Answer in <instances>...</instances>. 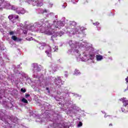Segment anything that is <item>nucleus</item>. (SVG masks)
Wrapping results in <instances>:
<instances>
[{
    "mask_svg": "<svg viewBox=\"0 0 128 128\" xmlns=\"http://www.w3.org/2000/svg\"><path fill=\"white\" fill-rule=\"evenodd\" d=\"M29 4H32L34 6H42V2L38 0H28Z\"/></svg>",
    "mask_w": 128,
    "mask_h": 128,
    "instance_id": "obj_1",
    "label": "nucleus"
},
{
    "mask_svg": "<svg viewBox=\"0 0 128 128\" xmlns=\"http://www.w3.org/2000/svg\"><path fill=\"white\" fill-rule=\"evenodd\" d=\"M54 32V28H46L45 30V34L48 36H52Z\"/></svg>",
    "mask_w": 128,
    "mask_h": 128,
    "instance_id": "obj_2",
    "label": "nucleus"
},
{
    "mask_svg": "<svg viewBox=\"0 0 128 128\" xmlns=\"http://www.w3.org/2000/svg\"><path fill=\"white\" fill-rule=\"evenodd\" d=\"M8 118L10 120L11 122H16V120L17 118H16V117H14L13 115H12L11 116H8Z\"/></svg>",
    "mask_w": 128,
    "mask_h": 128,
    "instance_id": "obj_3",
    "label": "nucleus"
},
{
    "mask_svg": "<svg viewBox=\"0 0 128 128\" xmlns=\"http://www.w3.org/2000/svg\"><path fill=\"white\" fill-rule=\"evenodd\" d=\"M50 52H56L58 50V46L53 45L52 47L50 48Z\"/></svg>",
    "mask_w": 128,
    "mask_h": 128,
    "instance_id": "obj_4",
    "label": "nucleus"
},
{
    "mask_svg": "<svg viewBox=\"0 0 128 128\" xmlns=\"http://www.w3.org/2000/svg\"><path fill=\"white\" fill-rule=\"evenodd\" d=\"M24 12H26V11L22 8H21L19 10L16 11V13L18 14H24Z\"/></svg>",
    "mask_w": 128,
    "mask_h": 128,
    "instance_id": "obj_5",
    "label": "nucleus"
},
{
    "mask_svg": "<svg viewBox=\"0 0 128 128\" xmlns=\"http://www.w3.org/2000/svg\"><path fill=\"white\" fill-rule=\"evenodd\" d=\"M12 40H14V42H19V40H20L18 37L16 36H13L11 38Z\"/></svg>",
    "mask_w": 128,
    "mask_h": 128,
    "instance_id": "obj_6",
    "label": "nucleus"
},
{
    "mask_svg": "<svg viewBox=\"0 0 128 128\" xmlns=\"http://www.w3.org/2000/svg\"><path fill=\"white\" fill-rule=\"evenodd\" d=\"M34 70H36L37 72H40V68L38 66L37 64H35L34 66Z\"/></svg>",
    "mask_w": 128,
    "mask_h": 128,
    "instance_id": "obj_7",
    "label": "nucleus"
},
{
    "mask_svg": "<svg viewBox=\"0 0 128 128\" xmlns=\"http://www.w3.org/2000/svg\"><path fill=\"white\" fill-rule=\"evenodd\" d=\"M72 40H70L69 42V44L70 46H72V48H76V44H72Z\"/></svg>",
    "mask_w": 128,
    "mask_h": 128,
    "instance_id": "obj_8",
    "label": "nucleus"
},
{
    "mask_svg": "<svg viewBox=\"0 0 128 128\" xmlns=\"http://www.w3.org/2000/svg\"><path fill=\"white\" fill-rule=\"evenodd\" d=\"M96 58L97 60H102L103 58H102V56L101 55H96Z\"/></svg>",
    "mask_w": 128,
    "mask_h": 128,
    "instance_id": "obj_9",
    "label": "nucleus"
},
{
    "mask_svg": "<svg viewBox=\"0 0 128 128\" xmlns=\"http://www.w3.org/2000/svg\"><path fill=\"white\" fill-rule=\"evenodd\" d=\"M74 74L76 76H78V74H80V70H78V69H76L74 71Z\"/></svg>",
    "mask_w": 128,
    "mask_h": 128,
    "instance_id": "obj_10",
    "label": "nucleus"
},
{
    "mask_svg": "<svg viewBox=\"0 0 128 128\" xmlns=\"http://www.w3.org/2000/svg\"><path fill=\"white\" fill-rule=\"evenodd\" d=\"M22 102H24V104H28V100L25 98H22Z\"/></svg>",
    "mask_w": 128,
    "mask_h": 128,
    "instance_id": "obj_11",
    "label": "nucleus"
},
{
    "mask_svg": "<svg viewBox=\"0 0 128 128\" xmlns=\"http://www.w3.org/2000/svg\"><path fill=\"white\" fill-rule=\"evenodd\" d=\"M46 54H48V56L49 58H52V54H50V52L48 51H46Z\"/></svg>",
    "mask_w": 128,
    "mask_h": 128,
    "instance_id": "obj_12",
    "label": "nucleus"
},
{
    "mask_svg": "<svg viewBox=\"0 0 128 128\" xmlns=\"http://www.w3.org/2000/svg\"><path fill=\"white\" fill-rule=\"evenodd\" d=\"M8 18L9 20H12V18H14V16L12 14H10L8 16Z\"/></svg>",
    "mask_w": 128,
    "mask_h": 128,
    "instance_id": "obj_13",
    "label": "nucleus"
},
{
    "mask_svg": "<svg viewBox=\"0 0 128 128\" xmlns=\"http://www.w3.org/2000/svg\"><path fill=\"white\" fill-rule=\"evenodd\" d=\"M82 126V122H79V123L78 124V126L80 128V126Z\"/></svg>",
    "mask_w": 128,
    "mask_h": 128,
    "instance_id": "obj_14",
    "label": "nucleus"
},
{
    "mask_svg": "<svg viewBox=\"0 0 128 128\" xmlns=\"http://www.w3.org/2000/svg\"><path fill=\"white\" fill-rule=\"evenodd\" d=\"M46 12H48V10H46V9H44V10H43L42 14H46Z\"/></svg>",
    "mask_w": 128,
    "mask_h": 128,
    "instance_id": "obj_15",
    "label": "nucleus"
},
{
    "mask_svg": "<svg viewBox=\"0 0 128 128\" xmlns=\"http://www.w3.org/2000/svg\"><path fill=\"white\" fill-rule=\"evenodd\" d=\"M21 92H26V89H24V88H21Z\"/></svg>",
    "mask_w": 128,
    "mask_h": 128,
    "instance_id": "obj_16",
    "label": "nucleus"
},
{
    "mask_svg": "<svg viewBox=\"0 0 128 128\" xmlns=\"http://www.w3.org/2000/svg\"><path fill=\"white\" fill-rule=\"evenodd\" d=\"M57 80H62V78H60V76H58L57 78H56Z\"/></svg>",
    "mask_w": 128,
    "mask_h": 128,
    "instance_id": "obj_17",
    "label": "nucleus"
},
{
    "mask_svg": "<svg viewBox=\"0 0 128 128\" xmlns=\"http://www.w3.org/2000/svg\"><path fill=\"white\" fill-rule=\"evenodd\" d=\"M30 96V94H25V98H28Z\"/></svg>",
    "mask_w": 128,
    "mask_h": 128,
    "instance_id": "obj_18",
    "label": "nucleus"
},
{
    "mask_svg": "<svg viewBox=\"0 0 128 128\" xmlns=\"http://www.w3.org/2000/svg\"><path fill=\"white\" fill-rule=\"evenodd\" d=\"M94 26H98L100 23L98 22H96V23H94Z\"/></svg>",
    "mask_w": 128,
    "mask_h": 128,
    "instance_id": "obj_19",
    "label": "nucleus"
},
{
    "mask_svg": "<svg viewBox=\"0 0 128 128\" xmlns=\"http://www.w3.org/2000/svg\"><path fill=\"white\" fill-rule=\"evenodd\" d=\"M10 36H12V34H14V32H12V31L10 32Z\"/></svg>",
    "mask_w": 128,
    "mask_h": 128,
    "instance_id": "obj_20",
    "label": "nucleus"
},
{
    "mask_svg": "<svg viewBox=\"0 0 128 128\" xmlns=\"http://www.w3.org/2000/svg\"><path fill=\"white\" fill-rule=\"evenodd\" d=\"M15 18H16V20L18 19V15H16V16H15Z\"/></svg>",
    "mask_w": 128,
    "mask_h": 128,
    "instance_id": "obj_21",
    "label": "nucleus"
},
{
    "mask_svg": "<svg viewBox=\"0 0 128 128\" xmlns=\"http://www.w3.org/2000/svg\"><path fill=\"white\" fill-rule=\"evenodd\" d=\"M49 90L48 88H46V90H48V92H50V90Z\"/></svg>",
    "mask_w": 128,
    "mask_h": 128,
    "instance_id": "obj_22",
    "label": "nucleus"
},
{
    "mask_svg": "<svg viewBox=\"0 0 128 128\" xmlns=\"http://www.w3.org/2000/svg\"><path fill=\"white\" fill-rule=\"evenodd\" d=\"M126 82H128V77L126 78Z\"/></svg>",
    "mask_w": 128,
    "mask_h": 128,
    "instance_id": "obj_23",
    "label": "nucleus"
},
{
    "mask_svg": "<svg viewBox=\"0 0 128 128\" xmlns=\"http://www.w3.org/2000/svg\"><path fill=\"white\" fill-rule=\"evenodd\" d=\"M80 28H81V30H84V27H81Z\"/></svg>",
    "mask_w": 128,
    "mask_h": 128,
    "instance_id": "obj_24",
    "label": "nucleus"
},
{
    "mask_svg": "<svg viewBox=\"0 0 128 128\" xmlns=\"http://www.w3.org/2000/svg\"><path fill=\"white\" fill-rule=\"evenodd\" d=\"M109 126H112V124H109Z\"/></svg>",
    "mask_w": 128,
    "mask_h": 128,
    "instance_id": "obj_25",
    "label": "nucleus"
},
{
    "mask_svg": "<svg viewBox=\"0 0 128 128\" xmlns=\"http://www.w3.org/2000/svg\"><path fill=\"white\" fill-rule=\"evenodd\" d=\"M9 126H10V128H12V126L11 124H9Z\"/></svg>",
    "mask_w": 128,
    "mask_h": 128,
    "instance_id": "obj_26",
    "label": "nucleus"
},
{
    "mask_svg": "<svg viewBox=\"0 0 128 128\" xmlns=\"http://www.w3.org/2000/svg\"><path fill=\"white\" fill-rule=\"evenodd\" d=\"M57 71H58V70H54V72H57Z\"/></svg>",
    "mask_w": 128,
    "mask_h": 128,
    "instance_id": "obj_27",
    "label": "nucleus"
},
{
    "mask_svg": "<svg viewBox=\"0 0 128 128\" xmlns=\"http://www.w3.org/2000/svg\"><path fill=\"white\" fill-rule=\"evenodd\" d=\"M90 56H92V55H90Z\"/></svg>",
    "mask_w": 128,
    "mask_h": 128,
    "instance_id": "obj_28",
    "label": "nucleus"
},
{
    "mask_svg": "<svg viewBox=\"0 0 128 128\" xmlns=\"http://www.w3.org/2000/svg\"><path fill=\"white\" fill-rule=\"evenodd\" d=\"M70 24V26H72V24Z\"/></svg>",
    "mask_w": 128,
    "mask_h": 128,
    "instance_id": "obj_29",
    "label": "nucleus"
},
{
    "mask_svg": "<svg viewBox=\"0 0 128 128\" xmlns=\"http://www.w3.org/2000/svg\"><path fill=\"white\" fill-rule=\"evenodd\" d=\"M120 0H118L119 2H120Z\"/></svg>",
    "mask_w": 128,
    "mask_h": 128,
    "instance_id": "obj_30",
    "label": "nucleus"
}]
</instances>
